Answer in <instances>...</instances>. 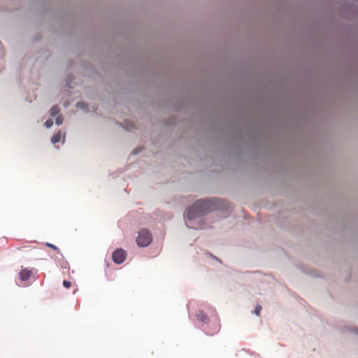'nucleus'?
Listing matches in <instances>:
<instances>
[{"instance_id": "nucleus-1", "label": "nucleus", "mask_w": 358, "mask_h": 358, "mask_svg": "<svg viewBox=\"0 0 358 358\" xmlns=\"http://www.w3.org/2000/svg\"><path fill=\"white\" fill-rule=\"evenodd\" d=\"M217 206L216 199H200L194 204L187 209L184 214L185 224L188 228L201 229L200 218L206 213L214 210Z\"/></svg>"}, {"instance_id": "nucleus-2", "label": "nucleus", "mask_w": 358, "mask_h": 358, "mask_svg": "<svg viewBox=\"0 0 358 358\" xmlns=\"http://www.w3.org/2000/svg\"><path fill=\"white\" fill-rule=\"evenodd\" d=\"M152 236L148 229H143L138 231L136 243L139 247H147L152 243Z\"/></svg>"}, {"instance_id": "nucleus-3", "label": "nucleus", "mask_w": 358, "mask_h": 358, "mask_svg": "<svg viewBox=\"0 0 358 358\" xmlns=\"http://www.w3.org/2000/svg\"><path fill=\"white\" fill-rule=\"evenodd\" d=\"M125 258L126 252L123 249H117L113 252V259L116 264H122L125 260Z\"/></svg>"}, {"instance_id": "nucleus-4", "label": "nucleus", "mask_w": 358, "mask_h": 358, "mask_svg": "<svg viewBox=\"0 0 358 358\" xmlns=\"http://www.w3.org/2000/svg\"><path fill=\"white\" fill-rule=\"evenodd\" d=\"M62 143V144L65 142V133L62 130H59L52 138L51 143L56 145L57 143Z\"/></svg>"}, {"instance_id": "nucleus-5", "label": "nucleus", "mask_w": 358, "mask_h": 358, "mask_svg": "<svg viewBox=\"0 0 358 358\" xmlns=\"http://www.w3.org/2000/svg\"><path fill=\"white\" fill-rule=\"evenodd\" d=\"M31 271L27 268L22 269L20 273V280L22 282L28 280L31 276Z\"/></svg>"}, {"instance_id": "nucleus-6", "label": "nucleus", "mask_w": 358, "mask_h": 358, "mask_svg": "<svg viewBox=\"0 0 358 358\" xmlns=\"http://www.w3.org/2000/svg\"><path fill=\"white\" fill-rule=\"evenodd\" d=\"M196 318L199 321L204 324H207L209 321L208 317L201 310L197 312Z\"/></svg>"}, {"instance_id": "nucleus-7", "label": "nucleus", "mask_w": 358, "mask_h": 358, "mask_svg": "<svg viewBox=\"0 0 358 358\" xmlns=\"http://www.w3.org/2000/svg\"><path fill=\"white\" fill-rule=\"evenodd\" d=\"M60 110L57 105H54L50 110V115L52 117H55L59 115Z\"/></svg>"}, {"instance_id": "nucleus-8", "label": "nucleus", "mask_w": 358, "mask_h": 358, "mask_svg": "<svg viewBox=\"0 0 358 358\" xmlns=\"http://www.w3.org/2000/svg\"><path fill=\"white\" fill-rule=\"evenodd\" d=\"M64 122V118L62 117V115H59L57 116L56 117V120H55V123L57 125H61Z\"/></svg>"}, {"instance_id": "nucleus-9", "label": "nucleus", "mask_w": 358, "mask_h": 358, "mask_svg": "<svg viewBox=\"0 0 358 358\" xmlns=\"http://www.w3.org/2000/svg\"><path fill=\"white\" fill-rule=\"evenodd\" d=\"M53 120H51V119H48L45 122V126L46 128H50L52 127L53 125Z\"/></svg>"}, {"instance_id": "nucleus-10", "label": "nucleus", "mask_w": 358, "mask_h": 358, "mask_svg": "<svg viewBox=\"0 0 358 358\" xmlns=\"http://www.w3.org/2000/svg\"><path fill=\"white\" fill-rule=\"evenodd\" d=\"M262 309V306H261L260 305H257V306L255 307V310H254V313H255L256 315L259 316V314H260V312H261Z\"/></svg>"}, {"instance_id": "nucleus-11", "label": "nucleus", "mask_w": 358, "mask_h": 358, "mask_svg": "<svg viewBox=\"0 0 358 358\" xmlns=\"http://www.w3.org/2000/svg\"><path fill=\"white\" fill-rule=\"evenodd\" d=\"M76 106L78 108H83L84 110L87 109V105L84 103V102H78L76 103Z\"/></svg>"}, {"instance_id": "nucleus-12", "label": "nucleus", "mask_w": 358, "mask_h": 358, "mask_svg": "<svg viewBox=\"0 0 358 358\" xmlns=\"http://www.w3.org/2000/svg\"><path fill=\"white\" fill-rule=\"evenodd\" d=\"M71 282L70 281H68V280H64L63 282V285L66 287V288H69L71 287Z\"/></svg>"}, {"instance_id": "nucleus-13", "label": "nucleus", "mask_w": 358, "mask_h": 358, "mask_svg": "<svg viewBox=\"0 0 358 358\" xmlns=\"http://www.w3.org/2000/svg\"><path fill=\"white\" fill-rule=\"evenodd\" d=\"M46 245H47V246H48V247H50V248H52V249H54L55 250H57V246H55V245H52L51 243H48Z\"/></svg>"}, {"instance_id": "nucleus-14", "label": "nucleus", "mask_w": 358, "mask_h": 358, "mask_svg": "<svg viewBox=\"0 0 358 358\" xmlns=\"http://www.w3.org/2000/svg\"><path fill=\"white\" fill-rule=\"evenodd\" d=\"M352 331L355 334L358 335V327H353L352 329Z\"/></svg>"}]
</instances>
